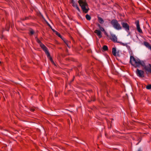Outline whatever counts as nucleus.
Here are the masks:
<instances>
[{"instance_id": "24", "label": "nucleus", "mask_w": 151, "mask_h": 151, "mask_svg": "<svg viewBox=\"0 0 151 151\" xmlns=\"http://www.w3.org/2000/svg\"><path fill=\"white\" fill-rule=\"evenodd\" d=\"M31 111H34V109H31Z\"/></svg>"}, {"instance_id": "22", "label": "nucleus", "mask_w": 151, "mask_h": 151, "mask_svg": "<svg viewBox=\"0 0 151 151\" xmlns=\"http://www.w3.org/2000/svg\"><path fill=\"white\" fill-rule=\"evenodd\" d=\"M74 2V0H70V3L71 4Z\"/></svg>"}, {"instance_id": "23", "label": "nucleus", "mask_w": 151, "mask_h": 151, "mask_svg": "<svg viewBox=\"0 0 151 151\" xmlns=\"http://www.w3.org/2000/svg\"><path fill=\"white\" fill-rule=\"evenodd\" d=\"M37 42L39 43H40V44L41 43H42L41 41L39 40H37Z\"/></svg>"}, {"instance_id": "12", "label": "nucleus", "mask_w": 151, "mask_h": 151, "mask_svg": "<svg viewBox=\"0 0 151 151\" xmlns=\"http://www.w3.org/2000/svg\"><path fill=\"white\" fill-rule=\"evenodd\" d=\"M116 49L115 48H112V53L113 55L114 56H116Z\"/></svg>"}, {"instance_id": "27", "label": "nucleus", "mask_w": 151, "mask_h": 151, "mask_svg": "<svg viewBox=\"0 0 151 151\" xmlns=\"http://www.w3.org/2000/svg\"><path fill=\"white\" fill-rule=\"evenodd\" d=\"M138 143H137V144H138Z\"/></svg>"}, {"instance_id": "21", "label": "nucleus", "mask_w": 151, "mask_h": 151, "mask_svg": "<svg viewBox=\"0 0 151 151\" xmlns=\"http://www.w3.org/2000/svg\"><path fill=\"white\" fill-rule=\"evenodd\" d=\"M34 31L32 30H30V34L32 35L34 34Z\"/></svg>"}, {"instance_id": "26", "label": "nucleus", "mask_w": 151, "mask_h": 151, "mask_svg": "<svg viewBox=\"0 0 151 151\" xmlns=\"http://www.w3.org/2000/svg\"><path fill=\"white\" fill-rule=\"evenodd\" d=\"M150 49V50H151V47Z\"/></svg>"}, {"instance_id": "16", "label": "nucleus", "mask_w": 151, "mask_h": 151, "mask_svg": "<svg viewBox=\"0 0 151 151\" xmlns=\"http://www.w3.org/2000/svg\"><path fill=\"white\" fill-rule=\"evenodd\" d=\"M86 18L88 20H90L91 19V17L88 14H86Z\"/></svg>"}, {"instance_id": "25", "label": "nucleus", "mask_w": 151, "mask_h": 151, "mask_svg": "<svg viewBox=\"0 0 151 151\" xmlns=\"http://www.w3.org/2000/svg\"><path fill=\"white\" fill-rule=\"evenodd\" d=\"M55 96L56 97V96H57V95L56 94H55Z\"/></svg>"}, {"instance_id": "15", "label": "nucleus", "mask_w": 151, "mask_h": 151, "mask_svg": "<svg viewBox=\"0 0 151 151\" xmlns=\"http://www.w3.org/2000/svg\"><path fill=\"white\" fill-rule=\"evenodd\" d=\"M98 26L99 27L101 31L102 32H104L105 31V29L104 28L102 27L100 24H98Z\"/></svg>"}, {"instance_id": "10", "label": "nucleus", "mask_w": 151, "mask_h": 151, "mask_svg": "<svg viewBox=\"0 0 151 151\" xmlns=\"http://www.w3.org/2000/svg\"><path fill=\"white\" fill-rule=\"evenodd\" d=\"M72 6L74 7H75L79 12H80V10L78 7L77 4L75 2L72 3Z\"/></svg>"}, {"instance_id": "18", "label": "nucleus", "mask_w": 151, "mask_h": 151, "mask_svg": "<svg viewBox=\"0 0 151 151\" xmlns=\"http://www.w3.org/2000/svg\"><path fill=\"white\" fill-rule=\"evenodd\" d=\"M108 47L106 45H104L103 47V49L104 51H106L108 50Z\"/></svg>"}, {"instance_id": "7", "label": "nucleus", "mask_w": 151, "mask_h": 151, "mask_svg": "<svg viewBox=\"0 0 151 151\" xmlns=\"http://www.w3.org/2000/svg\"><path fill=\"white\" fill-rule=\"evenodd\" d=\"M135 24H136V27H137V29L138 31L140 33H142V31L140 27L139 21V20L136 21L135 22Z\"/></svg>"}, {"instance_id": "20", "label": "nucleus", "mask_w": 151, "mask_h": 151, "mask_svg": "<svg viewBox=\"0 0 151 151\" xmlns=\"http://www.w3.org/2000/svg\"><path fill=\"white\" fill-rule=\"evenodd\" d=\"M56 34L59 37L61 38V36L60 35L58 32H56Z\"/></svg>"}, {"instance_id": "1", "label": "nucleus", "mask_w": 151, "mask_h": 151, "mask_svg": "<svg viewBox=\"0 0 151 151\" xmlns=\"http://www.w3.org/2000/svg\"><path fill=\"white\" fill-rule=\"evenodd\" d=\"M130 62L134 67H139L140 65L144 67V69L146 72L151 73V64L149 63L145 64L144 61L141 60L137 58H135L132 56L130 57Z\"/></svg>"}, {"instance_id": "14", "label": "nucleus", "mask_w": 151, "mask_h": 151, "mask_svg": "<svg viewBox=\"0 0 151 151\" xmlns=\"http://www.w3.org/2000/svg\"><path fill=\"white\" fill-rule=\"evenodd\" d=\"M98 19L99 22L100 23L103 24L104 23V21L101 17H98Z\"/></svg>"}, {"instance_id": "17", "label": "nucleus", "mask_w": 151, "mask_h": 151, "mask_svg": "<svg viewBox=\"0 0 151 151\" xmlns=\"http://www.w3.org/2000/svg\"><path fill=\"white\" fill-rule=\"evenodd\" d=\"M119 43L121 44V45L124 46H126L127 47H129V46H128L127 43H124L122 42H119Z\"/></svg>"}, {"instance_id": "4", "label": "nucleus", "mask_w": 151, "mask_h": 151, "mask_svg": "<svg viewBox=\"0 0 151 151\" xmlns=\"http://www.w3.org/2000/svg\"><path fill=\"white\" fill-rule=\"evenodd\" d=\"M110 23L113 27L115 29L117 30L122 29V27L117 20L113 19L111 21Z\"/></svg>"}, {"instance_id": "11", "label": "nucleus", "mask_w": 151, "mask_h": 151, "mask_svg": "<svg viewBox=\"0 0 151 151\" xmlns=\"http://www.w3.org/2000/svg\"><path fill=\"white\" fill-rule=\"evenodd\" d=\"M144 45L149 49H150L151 47L150 44L147 42H144Z\"/></svg>"}, {"instance_id": "3", "label": "nucleus", "mask_w": 151, "mask_h": 151, "mask_svg": "<svg viewBox=\"0 0 151 151\" xmlns=\"http://www.w3.org/2000/svg\"><path fill=\"white\" fill-rule=\"evenodd\" d=\"M40 46L41 48L44 50L47 57L49 58L52 64L55 65L54 62L53 61L52 58L50 56V54L48 51L47 47L42 43H41L40 44Z\"/></svg>"}, {"instance_id": "5", "label": "nucleus", "mask_w": 151, "mask_h": 151, "mask_svg": "<svg viewBox=\"0 0 151 151\" xmlns=\"http://www.w3.org/2000/svg\"><path fill=\"white\" fill-rule=\"evenodd\" d=\"M136 73L137 76L139 78H143L145 76V72L142 70L137 69Z\"/></svg>"}, {"instance_id": "6", "label": "nucleus", "mask_w": 151, "mask_h": 151, "mask_svg": "<svg viewBox=\"0 0 151 151\" xmlns=\"http://www.w3.org/2000/svg\"><path fill=\"white\" fill-rule=\"evenodd\" d=\"M121 24L123 28L127 32L129 31V26L127 23L122 22L121 23Z\"/></svg>"}, {"instance_id": "19", "label": "nucleus", "mask_w": 151, "mask_h": 151, "mask_svg": "<svg viewBox=\"0 0 151 151\" xmlns=\"http://www.w3.org/2000/svg\"><path fill=\"white\" fill-rule=\"evenodd\" d=\"M146 88L148 89H151V84H149L146 86Z\"/></svg>"}, {"instance_id": "2", "label": "nucleus", "mask_w": 151, "mask_h": 151, "mask_svg": "<svg viewBox=\"0 0 151 151\" xmlns=\"http://www.w3.org/2000/svg\"><path fill=\"white\" fill-rule=\"evenodd\" d=\"M78 2L83 11L86 13H87L89 9L86 0H79Z\"/></svg>"}, {"instance_id": "13", "label": "nucleus", "mask_w": 151, "mask_h": 151, "mask_svg": "<svg viewBox=\"0 0 151 151\" xmlns=\"http://www.w3.org/2000/svg\"><path fill=\"white\" fill-rule=\"evenodd\" d=\"M63 40V41H64V42L67 45V46L68 47L70 48V47L69 46V43H70V42L69 41L66 40Z\"/></svg>"}, {"instance_id": "9", "label": "nucleus", "mask_w": 151, "mask_h": 151, "mask_svg": "<svg viewBox=\"0 0 151 151\" xmlns=\"http://www.w3.org/2000/svg\"><path fill=\"white\" fill-rule=\"evenodd\" d=\"M111 37L110 38L114 42H117V38L116 35L112 34H111Z\"/></svg>"}, {"instance_id": "8", "label": "nucleus", "mask_w": 151, "mask_h": 151, "mask_svg": "<svg viewBox=\"0 0 151 151\" xmlns=\"http://www.w3.org/2000/svg\"><path fill=\"white\" fill-rule=\"evenodd\" d=\"M94 32L97 35L99 38H100L102 37V36L100 30L98 29H96L94 31Z\"/></svg>"}]
</instances>
